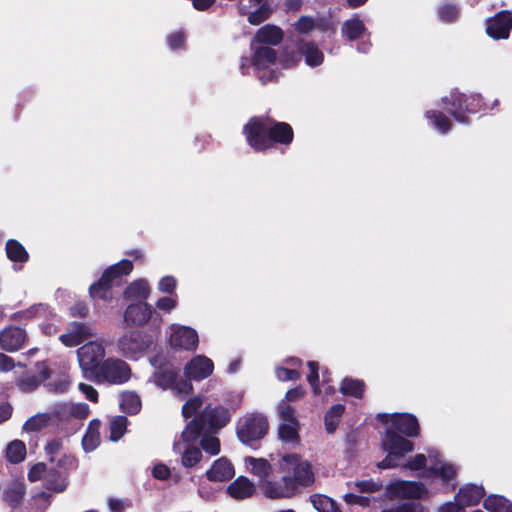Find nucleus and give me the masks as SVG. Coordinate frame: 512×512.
I'll list each match as a JSON object with an SVG mask.
<instances>
[{
    "instance_id": "f257e3e1",
    "label": "nucleus",
    "mask_w": 512,
    "mask_h": 512,
    "mask_svg": "<svg viewBox=\"0 0 512 512\" xmlns=\"http://www.w3.org/2000/svg\"><path fill=\"white\" fill-rule=\"evenodd\" d=\"M248 471L259 478L263 494L270 499L293 497L298 486H307L314 481L311 464L295 453L282 454L269 463L264 458L246 457Z\"/></svg>"
},
{
    "instance_id": "f03ea898",
    "label": "nucleus",
    "mask_w": 512,
    "mask_h": 512,
    "mask_svg": "<svg viewBox=\"0 0 512 512\" xmlns=\"http://www.w3.org/2000/svg\"><path fill=\"white\" fill-rule=\"evenodd\" d=\"M378 418L386 425L381 446L387 455L377 466L380 469L398 467L402 464L405 455L413 451L414 445L397 432L407 437L418 436L419 424L417 418L412 414H379Z\"/></svg>"
},
{
    "instance_id": "7ed1b4c3",
    "label": "nucleus",
    "mask_w": 512,
    "mask_h": 512,
    "mask_svg": "<svg viewBox=\"0 0 512 512\" xmlns=\"http://www.w3.org/2000/svg\"><path fill=\"white\" fill-rule=\"evenodd\" d=\"M244 134L249 145L257 151L267 149L272 142L288 144L293 139L292 128L287 123L259 118H252L246 124Z\"/></svg>"
},
{
    "instance_id": "20e7f679",
    "label": "nucleus",
    "mask_w": 512,
    "mask_h": 512,
    "mask_svg": "<svg viewBox=\"0 0 512 512\" xmlns=\"http://www.w3.org/2000/svg\"><path fill=\"white\" fill-rule=\"evenodd\" d=\"M133 269V264L129 260H121L115 265L105 270L101 279L91 285L90 294L93 298H99L104 301L112 299V287L118 284V279L122 275L129 274Z\"/></svg>"
},
{
    "instance_id": "39448f33",
    "label": "nucleus",
    "mask_w": 512,
    "mask_h": 512,
    "mask_svg": "<svg viewBox=\"0 0 512 512\" xmlns=\"http://www.w3.org/2000/svg\"><path fill=\"white\" fill-rule=\"evenodd\" d=\"M131 377L132 369L125 360L117 357H108L101 363L93 379L97 382L122 385L128 382Z\"/></svg>"
},
{
    "instance_id": "423d86ee",
    "label": "nucleus",
    "mask_w": 512,
    "mask_h": 512,
    "mask_svg": "<svg viewBox=\"0 0 512 512\" xmlns=\"http://www.w3.org/2000/svg\"><path fill=\"white\" fill-rule=\"evenodd\" d=\"M105 355V346L101 341H90L77 350L79 366L87 378L93 379Z\"/></svg>"
},
{
    "instance_id": "0eeeda50",
    "label": "nucleus",
    "mask_w": 512,
    "mask_h": 512,
    "mask_svg": "<svg viewBox=\"0 0 512 512\" xmlns=\"http://www.w3.org/2000/svg\"><path fill=\"white\" fill-rule=\"evenodd\" d=\"M151 344L148 335L140 331H129L118 338L117 352L126 359L138 360L142 358Z\"/></svg>"
},
{
    "instance_id": "6e6552de",
    "label": "nucleus",
    "mask_w": 512,
    "mask_h": 512,
    "mask_svg": "<svg viewBox=\"0 0 512 512\" xmlns=\"http://www.w3.org/2000/svg\"><path fill=\"white\" fill-rule=\"evenodd\" d=\"M429 467L425 476L438 478L443 485L449 487L450 490L455 488V479L458 468L455 464L441 457L437 450L428 451Z\"/></svg>"
},
{
    "instance_id": "1a4fd4ad",
    "label": "nucleus",
    "mask_w": 512,
    "mask_h": 512,
    "mask_svg": "<svg viewBox=\"0 0 512 512\" xmlns=\"http://www.w3.org/2000/svg\"><path fill=\"white\" fill-rule=\"evenodd\" d=\"M268 431L266 418L261 414H251L241 419L237 426L239 440L247 445L263 438Z\"/></svg>"
},
{
    "instance_id": "9d476101",
    "label": "nucleus",
    "mask_w": 512,
    "mask_h": 512,
    "mask_svg": "<svg viewBox=\"0 0 512 512\" xmlns=\"http://www.w3.org/2000/svg\"><path fill=\"white\" fill-rule=\"evenodd\" d=\"M446 109L459 122H465L464 112L474 113L481 103L479 95L466 96L458 92H452L449 97L443 99Z\"/></svg>"
},
{
    "instance_id": "9b49d317",
    "label": "nucleus",
    "mask_w": 512,
    "mask_h": 512,
    "mask_svg": "<svg viewBox=\"0 0 512 512\" xmlns=\"http://www.w3.org/2000/svg\"><path fill=\"white\" fill-rule=\"evenodd\" d=\"M168 341L175 350L191 352L197 349L199 336L197 331L189 326L171 324L168 327Z\"/></svg>"
},
{
    "instance_id": "f8f14e48",
    "label": "nucleus",
    "mask_w": 512,
    "mask_h": 512,
    "mask_svg": "<svg viewBox=\"0 0 512 512\" xmlns=\"http://www.w3.org/2000/svg\"><path fill=\"white\" fill-rule=\"evenodd\" d=\"M149 381L163 390H172L175 395L180 397L189 395L193 390L191 382L179 378L177 373L172 370L155 372Z\"/></svg>"
},
{
    "instance_id": "ddd939ff",
    "label": "nucleus",
    "mask_w": 512,
    "mask_h": 512,
    "mask_svg": "<svg viewBox=\"0 0 512 512\" xmlns=\"http://www.w3.org/2000/svg\"><path fill=\"white\" fill-rule=\"evenodd\" d=\"M428 493L421 482L397 480L386 487V496L390 499H420Z\"/></svg>"
},
{
    "instance_id": "4468645a",
    "label": "nucleus",
    "mask_w": 512,
    "mask_h": 512,
    "mask_svg": "<svg viewBox=\"0 0 512 512\" xmlns=\"http://www.w3.org/2000/svg\"><path fill=\"white\" fill-rule=\"evenodd\" d=\"M214 371L213 361L205 355H196L184 367L186 380L201 381L208 378Z\"/></svg>"
},
{
    "instance_id": "2eb2a0df",
    "label": "nucleus",
    "mask_w": 512,
    "mask_h": 512,
    "mask_svg": "<svg viewBox=\"0 0 512 512\" xmlns=\"http://www.w3.org/2000/svg\"><path fill=\"white\" fill-rule=\"evenodd\" d=\"M27 340L25 330L20 327L10 326L0 333V346L7 352H16L23 348Z\"/></svg>"
},
{
    "instance_id": "dca6fc26",
    "label": "nucleus",
    "mask_w": 512,
    "mask_h": 512,
    "mask_svg": "<svg viewBox=\"0 0 512 512\" xmlns=\"http://www.w3.org/2000/svg\"><path fill=\"white\" fill-rule=\"evenodd\" d=\"M95 335L96 331L92 327L73 322L69 325L67 332L60 336V341L66 347H75Z\"/></svg>"
},
{
    "instance_id": "f3484780",
    "label": "nucleus",
    "mask_w": 512,
    "mask_h": 512,
    "mask_svg": "<svg viewBox=\"0 0 512 512\" xmlns=\"http://www.w3.org/2000/svg\"><path fill=\"white\" fill-rule=\"evenodd\" d=\"M512 28V17L509 12H500L487 20L486 32L494 39H506Z\"/></svg>"
},
{
    "instance_id": "a211bd4d",
    "label": "nucleus",
    "mask_w": 512,
    "mask_h": 512,
    "mask_svg": "<svg viewBox=\"0 0 512 512\" xmlns=\"http://www.w3.org/2000/svg\"><path fill=\"white\" fill-rule=\"evenodd\" d=\"M230 421L229 411L221 406L205 407L200 416V422H203V426L211 429H220L224 427Z\"/></svg>"
},
{
    "instance_id": "6ab92c4d",
    "label": "nucleus",
    "mask_w": 512,
    "mask_h": 512,
    "mask_svg": "<svg viewBox=\"0 0 512 512\" xmlns=\"http://www.w3.org/2000/svg\"><path fill=\"white\" fill-rule=\"evenodd\" d=\"M151 315V307L147 303L140 301L127 307L124 320L128 325L139 326L148 322Z\"/></svg>"
},
{
    "instance_id": "aec40b11",
    "label": "nucleus",
    "mask_w": 512,
    "mask_h": 512,
    "mask_svg": "<svg viewBox=\"0 0 512 512\" xmlns=\"http://www.w3.org/2000/svg\"><path fill=\"white\" fill-rule=\"evenodd\" d=\"M234 474L233 465L224 457L217 459L206 472L207 478L211 481H226L231 479Z\"/></svg>"
},
{
    "instance_id": "412c9836",
    "label": "nucleus",
    "mask_w": 512,
    "mask_h": 512,
    "mask_svg": "<svg viewBox=\"0 0 512 512\" xmlns=\"http://www.w3.org/2000/svg\"><path fill=\"white\" fill-rule=\"evenodd\" d=\"M255 491L254 483L244 476L238 477L227 487L229 496L237 500L248 498L252 496Z\"/></svg>"
},
{
    "instance_id": "4be33fe9",
    "label": "nucleus",
    "mask_w": 512,
    "mask_h": 512,
    "mask_svg": "<svg viewBox=\"0 0 512 512\" xmlns=\"http://www.w3.org/2000/svg\"><path fill=\"white\" fill-rule=\"evenodd\" d=\"M485 494L484 488L477 485H465L455 496V500L462 506L470 507L479 503Z\"/></svg>"
},
{
    "instance_id": "5701e85b",
    "label": "nucleus",
    "mask_w": 512,
    "mask_h": 512,
    "mask_svg": "<svg viewBox=\"0 0 512 512\" xmlns=\"http://www.w3.org/2000/svg\"><path fill=\"white\" fill-rule=\"evenodd\" d=\"M283 38L282 30L273 25H265L261 27L251 44L252 47L258 44H269V45H277L281 42Z\"/></svg>"
},
{
    "instance_id": "b1692460",
    "label": "nucleus",
    "mask_w": 512,
    "mask_h": 512,
    "mask_svg": "<svg viewBox=\"0 0 512 512\" xmlns=\"http://www.w3.org/2000/svg\"><path fill=\"white\" fill-rule=\"evenodd\" d=\"M204 428H206V426H203V422L199 423L197 420H192L183 430L181 440L174 443V451L180 452L182 446L192 445V443L199 437L200 431Z\"/></svg>"
},
{
    "instance_id": "393cba45",
    "label": "nucleus",
    "mask_w": 512,
    "mask_h": 512,
    "mask_svg": "<svg viewBox=\"0 0 512 512\" xmlns=\"http://www.w3.org/2000/svg\"><path fill=\"white\" fill-rule=\"evenodd\" d=\"M252 49L254 50L253 65L256 70H264L275 62L276 52L274 49L267 46L258 47L257 45H254Z\"/></svg>"
},
{
    "instance_id": "a878e982",
    "label": "nucleus",
    "mask_w": 512,
    "mask_h": 512,
    "mask_svg": "<svg viewBox=\"0 0 512 512\" xmlns=\"http://www.w3.org/2000/svg\"><path fill=\"white\" fill-rule=\"evenodd\" d=\"M298 52L304 57L305 63L309 67H317L324 60L323 52L312 42H301Z\"/></svg>"
},
{
    "instance_id": "bb28decb",
    "label": "nucleus",
    "mask_w": 512,
    "mask_h": 512,
    "mask_svg": "<svg viewBox=\"0 0 512 512\" xmlns=\"http://www.w3.org/2000/svg\"><path fill=\"white\" fill-rule=\"evenodd\" d=\"M100 421L97 419L89 423L86 434L83 437L82 445L85 451H93L100 443Z\"/></svg>"
},
{
    "instance_id": "cd10ccee",
    "label": "nucleus",
    "mask_w": 512,
    "mask_h": 512,
    "mask_svg": "<svg viewBox=\"0 0 512 512\" xmlns=\"http://www.w3.org/2000/svg\"><path fill=\"white\" fill-rule=\"evenodd\" d=\"M150 294V287L146 280L139 279L132 282L125 290V298L128 300L146 299Z\"/></svg>"
},
{
    "instance_id": "c85d7f7f",
    "label": "nucleus",
    "mask_w": 512,
    "mask_h": 512,
    "mask_svg": "<svg viewBox=\"0 0 512 512\" xmlns=\"http://www.w3.org/2000/svg\"><path fill=\"white\" fill-rule=\"evenodd\" d=\"M6 459L13 464L22 462L26 457V445L21 440L11 441L5 449Z\"/></svg>"
},
{
    "instance_id": "c756f323",
    "label": "nucleus",
    "mask_w": 512,
    "mask_h": 512,
    "mask_svg": "<svg viewBox=\"0 0 512 512\" xmlns=\"http://www.w3.org/2000/svg\"><path fill=\"white\" fill-rule=\"evenodd\" d=\"M251 6L256 9L249 13L248 21L253 25H258L265 21L270 15V8L264 0H249Z\"/></svg>"
},
{
    "instance_id": "7c9ffc66",
    "label": "nucleus",
    "mask_w": 512,
    "mask_h": 512,
    "mask_svg": "<svg viewBox=\"0 0 512 512\" xmlns=\"http://www.w3.org/2000/svg\"><path fill=\"white\" fill-rule=\"evenodd\" d=\"M483 505L489 512H512V503L498 495H490L484 500Z\"/></svg>"
},
{
    "instance_id": "2f4dec72",
    "label": "nucleus",
    "mask_w": 512,
    "mask_h": 512,
    "mask_svg": "<svg viewBox=\"0 0 512 512\" xmlns=\"http://www.w3.org/2000/svg\"><path fill=\"white\" fill-rule=\"evenodd\" d=\"M120 407L128 414H136L141 409V400L134 392H124L120 396Z\"/></svg>"
},
{
    "instance_id": "473e14b6",
    "label": "nucleus",
    "mask_w": 512,
    "mask_h": 512,
    "mask_svg": "<svg viewBox=\"0 0 512 512\" xmlns=\"http://www.w3.org/2000/svg\"><path fill=\"white\" fill-rule=\"evenodd\" d=\"M179 453L182 454L181 464L186 468H192L196 466L202 458L201 451L193 445L182 446V449Z\"/></svg>"
},
{
    "instance_id": "72a5a7b5",
    "label": "nucleus",
    "mask_w": 512,
    "mask_h": 512,
    "mask_svg": "<svg viewBox=\"0 0 512 512\" xmlns=\"http://www.w3.org/2000/svg\"><path fill=\"white\" fill-rule=\"evenodd\" d=\"M345 407L342 404L333 405L325 414L324 422L328 433H333L344 413Z\"/></svg>"
},
{
    "instance_id": "f704fd0d",
    "label": "nucleus",
    "mask_w": 512,
    "mask_h": 512,
    "mask_svg": "<svg viewBox=\"0 0 512 512\" xmlns=\"http://www.w3.org/2000/svg\"><path fill=\"white\" fill-rule=\"evenodd\" d=\"M6 254L7 257L13 262H26L28 260V253L16 240H9L6 243Z\"/></svg>"
},
{
    "instance_id": "c9c22d12",
    "label": "nucleus",
    "mask_w": 512,
    "mask_h": 512,
    "mask_svg": "<svg viewBox=\"0 0 512 512\" xmlns=\"http://www.w3.org/2000/svg\"><path fill=\"white\" fill-rule=\"evenodd\" d=\"M24 494H25L24 485L22 483H13L6 489V491L4 493V498H5V501L10 506L16 507L21 503Z\"/></svg>"
},
{
    "instance_id": "e433bc0d",
    "label": "nucleus",
    "mask_w": 512,
    "mask_h": 512,
    "mask_svg": "<svg viewBox=\"0 0 512 512\" xmlns=\"http://www.w3.org/2000/svg\"><path fill=\"white\" fill-rule=\"evenodd\" d=\"M299 422L296 423H280L278 428L279 438L287 443L298 442Z\"/></svg>"
},
{
    "instance_id": "4c0bfd02",
    "label": "nucleus",
    "mask_w": 512,
    "mask_h": 512,
    "mask_svg": "<svg viewBox=\"0 0 512 512\" xmlns=\"http://www.w3.org/2000/svg\"><path fill=\"white\" fill-rule=\"evenodd\" d=\"M290 367L276 368V376L281 381L296 380L300 378V373L294 368L301 364L299 359H291L287 361Z\"/></svg>"
},
{
    "instance_id": "58836bf2",
    "label": "nucleus",
    "mask_w": 512,
    "mask_h": 512,
    "mask_svg": "<svg viewBox=\"0 0 512 512\" xmlns=\"http://www.w3.org/2000/svg\"><path fill=\"white\" fill-rule=\"evenodd\" d=\"M47 378L48 370L46 366L42 365L39 377L27 376L19 381L18 386L23 392H30L33 391L42 381H44Z\"/></svg>"
},
{
    "instance_id": "ea45409f",
    "label": "nucleus",
    "mask_w": 512,
    "mask_h": 512,
    "mask_svg": "<svg viewBox=\"0 0 512 512\" xmlns=\"http://www.w3.org/2000/svg\"><path fill=\"white\" fill-rule=\"evenodd\" d=\"M51 417L48 413H39L30 417L23 425V430L36 432L47 426Z\"/></svg>"
},
{
    "instance_id": "a19ab883",
    "label": "nucleus",
    "mask_w": 512,
    "mask_h": 512,
    "mask_svg": "<svg viewBox=\"0 0 512 512\" xmlns=\"http://www.w3.org/2000/svg\"><path fill=\"white\" fill-rule=\"evenodd\" d=\"M45 486L47 489L62 492L67 487V481L64 477H62L57 471H49V473L45 476L44 480Z\"/></svg>"
},
{
    "instance_id": "79ce46f5",
    "label": "nucleus",
    "mask_w": 512,
    "mask_h": 512,
    "mask_svg": "<svg viewBox=\"0 0 512 512\" xmlns=\"http://www.w3.org/2000/svg\"><path fill=\"white\" fill-rule=\"evenodd\" d=\"M340 391L347 396L361 397L364 391V384L360 380L344 379L340 386Z\"/></svg>"
},
{
    "instance_id": "37998d69",
    "label": "nucleus",
    "mask_w": 512,
    "mask_h": 512,
    "mask_svg": "<svg viewBox=\"0 0 512 512\" xmlns=\"http://www.w3.org/2000/svg\"><path fill=\"white\" fill-rule=\"evenodd\" d=\"M365 31L364 24L359 19H351L343 24L342 32L349 39L354 40L360 37Z\"/></svg>"
},
{
    "instance_id": "c03bdc74",
    "label": "nucleus",
    "mask_w": 512,
    "mask_h": 512,
    "mask_svg": "<svg viewBox=\"0 0 512 512\" xmlns=\"http://www.w3.org/2000/svg\"><path fill=\"white\" fill-rule=\"evenodd\" d=\"M110 440L118 441L126 432L127 418L124 416H116L110 420Z\"/></svg>"
},
{
    "instance_id": "a18cd8bd",
    "label": "nucleus",
    "mask_w": 512,
    "mask_h": 512,
    "mask_svg": "<svg viewBox=\"0 0 512 512\" xmlns=\"http://www.w3.org/2000/svg\"><path fill=\"white\" fill-rule=\"evenodd\" d=\"M311 502L319 512H342L331 498L324 495L313 496Z\"/></svg>"
},
{
    "instance_id": "49530a36",
    "label": "nucleus",
    "mask_w": 512,
    "mask_h": 512,
    "mask_svg": "<svg viewBox=\"0 0 512 512\" xmlns=\"http://www.w3.org/2000/svg\"><path fill=\"white\" fill-rule=\"evenodd\" d=\"M426 117L431 120L433 126L440 133H447L451 128V123L447 117H445L442 112L439 111H428Z\"/></svg>"
},
{
    "instance_id": "de8ad7c7",
    "label": "nucleus",
    "mask_w": 512,
    "mask_h": 512,
    "mask_svg": "<svg viewBox=\"0 0 512 512\" xmlns=\"http://www.w3.org/2000/svg\"><path fill=\"white\" fill-rule=\"evenodd\" d=\"M89 413V406L85 403H72L63 407V414H68L78 419H85Z\"/></svg>"
},
{
    "instance_id": "09e8293b",
    "label": "nucleus",
    "mask_w": 512,
    "mask_h": 512,
    "mask_svg": "<svg viewBox=\"0 0 512 512\" xmlns=\"http://www.w3.org/2000/svg\"><path fill=\"white\" fill-rule=\"evenodd\" d=\"M352 485V489L357 490V492L362 495L378 492L382 489V484L380 482H376L371 479L356 481Z\"/></svg>"
},
{
    "instance_id": "8fccbe9b",
    "label": "nucleus",
    "mask_w": 512,
    "mask_h": 512,
    "mask_svg": "<svg viewBox=\"0 0 512 512\" xmlns=\"http://www.w3.org/2000/svg\"><path fill=\"white\" fill-rule=\"evenodd\" d=\"M202 449L211 456L220 452V441L216 436L204 435L200 441Z\"/></svg>"
},
{
    "instance_id": "3c124183",
    "label": "nucleus",
    "mask_w": 512,
    "mask_h": 512,
    "mask_svg": "<svg viewBox=\"0 0 512 512\" xmlns=\"http://www.w3.org/2000/svg\"><path fill=\"white\" fill-rule=\"evenodd\" d=\"M277 411L280 417V423H296L298 422L295 416V409L288 405L285 401H281L277 406Z\"/></svg>"
},
{
    "instance_id": "603ef678",
    "label": "nucleus",
    "mask_w": 512,
    "mask_h": 512,
    "mask_svg": "<svg viewBox=\"0 0 512 512\" xmlns=\"http://www.w3.org/2000/svg\"><path fill=\"white\" fill-rule=\"evenodd\" d=\"M308 367H309L310 373L307 376V381L312 388L313 394L320 395L322 393V391L318 384V379H319L318 363L311 361L308 363Z\"/></svg>"
},
{
    "instance_id": "864d4df0",
    "label": "nucleus",
    "mask_w": 512,
    "mask_h": 512,
    "mask_svg": "<svg viewBox=\"0 0 512 512\" xmlns=\"http://www.w3.org/2000/svg\"><path fill=\"white\" fill-rule=\"evenodd\" d=\"M381 512H423L420 503L407 502L383 509Z\"/></svg>"
},
{
    "instance_id": "5fc2aeb1",
    "label": "nucleus",
    "mask_w": 512,
    "mask_h": 512,
    "mask_svg": "<svg viewBox=\"0 0 512 512\" xmlns=\"http://www.w3.org/2000/svg\"><path fill=\"white\" fill-rule=\"evenodd\" d=\"M343 499L349 505H359L362 507H366L370 503L369 497L362 495L357 490L345 494Z\"/></svg>"
},
{
    "instance_id": "6e6d98bb",
    "label": "nucleus",
    "mask_w": 512,
    "mask_h": 512,
    "mask_svg": "<svg viewBox=\"0 0 512 512\" xmlns=\"http://www.w3.org/2000/svg\"><path fill=\"white\" fill-rule=\"evenodd\" d=\"M439 17L444 22H452L458 16V9L450 4H443L438 11Z\"/></svg>"
},
{
    "instance_id": "4d7b16f0",
    "label": "nucleus",
    "mask_w": 512,
    "mask_h": 512,
    "mask_svg": "<svg viewBox=\"0 0 512 512\" xmlns=\"http://www.w3.org/2000/svg\"><path fill=\"white\" fill-rule=\"evenodd\" d=\"M202 399L200 397L190 398L182 407V414L185 418L193 416L196 411L202 406Z\"/></svg>"
},
{
    "instance_id": "13d9d810",
    "label": "nucleus",
    "mask_w": 512,
    "mask_h": 512,
    "mask_svg": "<svg viewBox=\"0 0 512 512\" xmlns=\"http://www.w3.org/2000/svg\"><path fill=\"white\" fill-rule=\"evenodd\" d=\"M427 461H429L428 455L426 456L424 454H417L409 461H407L404 467L412 471H418L426 466Z\"/></svg>"
},
{
    "instance_id": "bf43d9fd",
    "label": "nucleus",
    "mask_w": 512,
    "mask_h": 512,
    "mask_svg": "<svg viewBox=\"0 0 512 512\" xmlns=\"http://www.w3.org/2000/svg\"><path fill=\"white\" fill-rule=\"evenodd\" d=\"M49 473L47 471L45 464L43 463H37L34 466L31 467L28 473V479L31 482H36L39 480H45V476Z\"/></svg>"
},
{
    "instance_id": "052dcab7",
    "label": "nucleus",
    "mask_w": 512,
    "mask_h": 512,
    "mask_svg": "<svg viewBox=\"0 0 512 512\" xmlns=\"http://www.w3.org/2000/svg\"><path fill=\"white\" fill-rule=\"evenodd\" d=\"M177 287V280L173 276H164L158 282V290L162 293L172 294Z\"/></svg>"
},
{
    "instance_id": "680f3d73",
    "label": "nucleus",
    "mask_w": 512,
    "mask_h": 512,
    "mask_svg": "<svg viewBox=\"0 0 512 512\" xmlns=\"http://www.w3.org/2000/svg\"><path fill=\"white\" fill-rule=\"evenodd\" d=\"M156 307L165 312L170 313L177 307V298L176 297H161L156 302Z\"/></svg>"
},
{
    "instance_id": "e2e57ef3",
    "label": "nucleus",
    "mask_w": 512,
    "mask_h": 512,
    "mask_svg": "<svg viewBox=\"0 0 512 512\" xmlns=\"http://www.w3.org/2000/svg\"><path fill=\"white\" fill-rule=\"evenodd\" d=\"M63 448V442L60 439H53L49 441L45 447V451L47 455H49L50 460L54 461L57 454L60 453V451Z\"/></svg>"
},
{
    "instance_id": "0e129e2a",
    "label": "nucleus",
    "mask_w": 512,
    "mask_h": 512,
    "mask_svg": "<svg viewBox=\"0 0 512 512\" xmlns=\"http://www.w3.org/2000/svg\"><path fill=\"white\" fill-rule=\"evenodd\" d=\"M314 20L311 17L303 16L296 23L295 28L301 33H308L314 28Z\"/></svg>"
},
{
    "instance_id": "69168bd1",
    "label": "nucleus",
    "mask_w": 512,
    "mask_h": 512,
    "mask_svg": "<svg viewBox=\"0 0 512 512\" xmlns=\"http://www.w3.org/2000/svg\"><path fill=\"white\" fill-rule=\"evenodd\" d=\"M170 474L171 471L169 467L163 463L155 464L152 469V475L158 480H167Z\"/></svg>"
},
{
    "instance_id": "338daca9",
    "label": "nucleus",
    "mask_w": 512,
    "mask_h": 512,
    "mask_svg": "<svg viewBox=\"0 0 512 512\" xmlns=\"http://www.w3.org/2000/svg\"><path fill=\"white\" fill-rule=\"evenodd\" d=\"M79 390L86 396L91 402L98 401V392L94 387L89 384L80 383L78 386Z\"/></svg>"
},
{
    "instance_id": "774afa93",
    "label": "nucleus",
    "mask_w": 512,
    "mask_h": 512,
    "mask_svg": "<svg viewBox=\"0 0 512 512\" xmlns=\"http://www.w3.org/2000/svg\"><path fill=\"white\" fill-rule=\"evenodd\" d=\"M438 512H465V507L455 500L454 502H447L439 506Z\"/></svg>"
}]
</instances>
